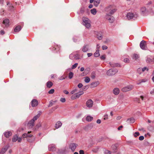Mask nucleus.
<instances>
[{
  "label": "nucleus",
  "instance_id": "1",
  "mask_svg": "<svg viewBox=\"0 0 154 154\" xmlns=\"http://www.w3.org/2000/svg\"><path fill=\"white\" fill-rule=\"evenodd\" d=\"M42 112L41 111L38 112V114L34 116L32 119L30 121L28 124V127L29 128H32L34 125L35 121L37 119L40 117Z\"/></svg>",
  "mask_w": 154,
  "mask_h": 154
},
{
  "label": "nucleus",
  "instance_id": "2",
  "mask_svg": "<svg viewBox=\"0 0 154 154\" xmlns=\"http://www.w3.org/2000/svg\"><path fill=\"white\" fill-rule=\"evenodd\" d=\"M83 21V24L85 27L89 28L90 27L91 25L90 23V21L86 17H83L82 18Z\"/></svg>",
  "mask_w": 154,
  "mask_h": 154
},
{
  "label": "nucleus",
  "instance_id": "3",
  "mask_svg": "<svg viewBox=\"0 0 154 154\" xmlns=\"http://www.w3.org/2000/svg\"><path fill=\"white\" fill-rule=\"evenodd\" d=\"M138 17V14L136 13H128L126 17L128 19L136 18Z\"/></svg>",
  "mask_w": 154,
  "mask_h": 154
},
{
  "label": "nucleus",
  "instance_id": "4",
  "mask_svg": "<svg viewBox=\"0 0 154 154\" xmlns=\"http://www.w3.org/2000/svg\"><path fill=\"white\" fill-rule=\"evenodd\" d=\"M84 94L83 91H80L79 92L75 93L73 94L71 97L72 100H75L79 98L81 95H82Z\"/></svg>",
  "mask_w": 154,
  "mask_h": 154
},
{
  "label": "nucleus",
  "instance_id": "5",
  "mask_svg": "<svg viewBox=\"0 0 154 154\" xmlns=\"http://www.w3.org/2000/svg\"><path fill=\"white\" fill-rule=\"evenodd\" d=\"M118 72L117 69H111L109 70L107 72V74L109 76L114 75Z\"/></svg>",
  "mask_w": 154,
  "mask_h": 154
},
{
  "label": "nucleus",
  "instance_id": "6",
  "mask_svg": "<svg viewBox=\"0 0 154 154\" xmlns=\"http://www.w3.org/2000/svg\"><path fill=\"white\" fill-rule=\"evenodd\" d=\"M133 88V86L130 85L123 88L122 89V91L123 92H126L132 90Z\"/></svg>",
  "mask_w": 154,
  "mask_h": 154
},
{
  "label": "nucleus",
  "instance_id": "7",
  "mask_svg": "<svg viewBox=\"0 0 154 154\" xmlns=\"http://www.w3.org/2000/svg\"><path fill=\"white\" fill-rule=\"evenodd\" d=\"M140 47L143 50H146L147 49L146 42L144 40H142L140 43Z\"/></svg>",
  "mask_w": 154,
  "mask_h": 154
},
{
  "label": "nucleus",
  "instance_id": "8",
  "mask_svg": "<svg viewBox=\"0 0 154 154\" xmlns=\"http://www.w3.org/2000/svg\"><path fill=\"white\" fill-rule=\"evenodd\" d=\"M148 11L145 7H142L140 9V13L143 15L145 16L148 13Z\"/></svg>",
  "mask_w": 154,
  "mask_h": 154
},
{
  "label": "nucleus",
  "instance_id": "9",
  "mask_svg": "<svg viewBox=\"0 0 154 154\" xmlns=\"http://www.w3.org/2000/svg\"><path fill=\"white\" fill-rule=\"evenodd\" d=\"M78 146V144L75 143H70L69 146V148L71 149L72 152H74Z\"/></svg>",
  "mask_w": 154,
  "mask_h": 154
},
{
  "label": "nucleus",
  "instance_id": "10",
  "mask_svg": "<svg viewBox=\"0 0 154 154\" xmlns=\"http://www.w3.org/2000/svg\"><path fill=\"white\" fill-rule=\"evenodd\" d=\"M108 10L110 11L109 13L111 14H113L117 11V9L111 6H110L108 8Z\"/></svg>",
  "mask_w": 154,
  "mask_h": 154
},
{
  "label": "nucleus",
  "instance_id": "11",
  "mask_svg": "<svg viewBox=\"0 0 154 154\" xmlns=\"http://www.w3.org/2000/svg\"><path fill=\"white\" fill-rule=\"evenodd\" d=\"M93 105V102L91 99L88 100L86 102V105L88 108H91L92 107Z\"/></svg>",
  "mask_w": 154,
  "mask_h": 154
},
{
  "label": "nucleus",
  "instance_id": "12",
  "mask_svg": "<svg viewBox=\"0 0 154 154\" xmlns=\"http://www.w3.org/2000/svg\"><path fill=\"white\" fill-rule=\"evenodd\" d=\"M38 103L37 100L35 99L32 100L31 101V105L32 107H35L37 106Z\"/></svg>",
  "mask_w": 154,
  "mask_h": 154
},
{
  "label": "nucleus",
  "instance_id": "13",
  "mask_svg": "<svg viewBox=\"0 0 154 154\" xmlns=\"http://www.w3.org/2000/svg\"><path fill=\"white\" fill-rule=\"evenodd\" d=\"M48 149L51 151H54L56 150V148L53 144L50 145L48 146Z\"/></svg>",
  "mask_w": 154,
  "mask_h": 154
},
{
  "label": "nucleus",
  "instance_id": "14",
  "mask_svg": "<svg viewBox=\"0 0 154 154\" xmlns=\"http://www.w3.org/2000/svg\"><path fill=\"white\" fill-rule=\"evenodd\" d=\"M89 50V46L87 45H85L82 48V50L83 52H86Z\"/></svg>",
  "mask_w": 154,
  "mask_h": 154
},
{
  "label": "nucleus",
  "instance_id": "15",
  "mask_svg": "<svg viewBox=\"0 0 154 154\" xmlns=\"http://www.w3.org/2000/svg\"><path fill=\"white\" fill-rule=\"evenodd\" d=\"M106 17L110 23H112L114 21V19L113 17L110 16L109 15H106Z\"/></svg>",
  "mask_w": 154,
  "mask_h": 154
},
{
  "label": "nucleus",
  "instance_id": "16",
  "mask_svg": "<svg viewBox=\"0 0 154 154\" xmlns=\"http://www.w3.org/2000/svg\"><path fill=\"white\" fill-rule=\"evenodd\" d=\"M146 61L147 63H153L152 57L150 56H148L146 57Z\"/></svg>",
  "mask_w": 154,
  "mask_h": 154
},
{
  "label": "nucleus",
  "instance_id": "17",
  "mask_svg": "<svg viewBox=\"0 0 154 154\" xmlns=\"http://www.w3.org/2000/svg\"><path fill=\"white\" fill-rule=\"evenodd\" d=\"M3 23L6 27H8L9 26V21L8 19H6L3 21Z\"/></svg>",
  "mask_w": 154,
  "mask_h": 154
},
{
  "label": "nucleus",
  "instance_id": "18",
  "mask_svg": "<svg viewBox=\"0 0 154 154\" xmlns=\"http://www.w3.org/2000/svg\"><path fill=\"white\" fill-rule=\"evenodd\" d=\"M8 148V146H6L2 148L0 152V154H4L7 151Z\"/></svg>",
  "mask_w": 154,
  "mask_h": 154
},
{
  "label": "nucleus",
  "instance_id": "19",
  "mask_svg": "<svg viewBox=\"0 0 154 154\" xmlns=\"http://www.w3.org/2000/svg\"><path fill=\"white\" fill-rule=\"evenodd\" d=\"M147 81L148 79H140L137 82V85H139L142 83L145 82Z\"/></svg>",
  "mask_w": 154,
  "mask_h": 154
},
{
  "label": "nucleus",
  "instance_id": "20",
  "mask_svg": "<svg viewBox=\"0 0 154 154\" xmlns=\"http://www.w3.org/2000/svg\"><path fill=\"white\" fill-rule=\"evenodd\" d=\"M62 123L60 121L57 122L55 124V127L57 129L61 126Z\"/></svg>",
  "mask_w": 154,
  "mask_h": 154
},
{
  "label": "nucleus",
  "instance_id": "21",
  "mask_svg": "<svg viewBox=\"0 0 154 154\" xmlns=\"http://www.w3.org/2000/svg\"><path fill=\"white\" fill-rule=\"evenodd\" d=\"M96 34L97 35V38L99 40H101L102 38V32H96Z\"/></svg>",
  "mask_w": 154,
  "mask_h": 154
},
{
  "label": "nucleus",
  "instance_id": "22",
  "mask_svg": "<svg viewBox=\"0 0 154 154\" xmlns=\"http://www.w3.org/2000/svg\"><path fill=\"white\" fill-rule=\"evenodd\" d=\"M31 131H29L27 133H25L23 134L22 137L23 138H25L27 137H32V135L31 134L29 135V134L30 133Z\"/></svg>",
  "mask_w": 154,
  "mask_h": 154
},
{
  "label": "nucleus",
  "instance_id": "23",
  "mask_svg": "<svg viewBox=\"0 0 154 154\" xmlns=\"http://www.w3.org/2000/svg\"><path fill=\"white\" fill-rule=\"evenodd\" d=\"M99 84V82L97 81L96 82L92 83L91 85V87L94 88L97 87L98 85Z\"/></svg>",
  "mask_w": 154,
  "mask_h": 154
},
{
  "label": "nucleus",
  "instance_id": "24",
  "mask_svg": "<svg viewBox=\"0 0 154 154\" xmlns=\"http://www.w3.org/2000/svg\"><path fill=\"white\" fill-rule=\"evenodd\" d=\"M120 91L119 88H115L113 90L114 94L116 95L118 94L119 93Z\"/></svg>",
  "mask_w": 154,
  "mask_h": 154
},
{
  "label": "nucleus",
  "instance_id": "25",
  "mask_svg": "<svg viewBox=\"0 0 154 154\" xmlns=\"http://www.w3.org/2000/svg\"><path fill=\"white\" fill-rule=\"evenodd\" d=\"M21 29V27L20 26L18 25L14 29V31L15 32H19Z\"/></svg>",
  "mask_w": 154,
  "mask_h": 154
},
{
  "label": "nucleus",
  "instance_id": "26",
  "mask_svg": "<svg viewBox=\"0 0 154 154\" xmlns=\"http://www.w3.org/2000/svg\"><path fill=\"white\" fill-rule=\"evenodd\" d=\"M109 64L110 66L112 67H115L117 66H120V65L118 63H109Z\"/></svg>",
  "mask_w": 154,
  "mask_h": 154
},
{
  "label": "nucleus",
  "instance_id": "27",
  "mask_svg": "<svg viewBox=\"0 0 154 154\" xmlns=\"http://www.w3.org/2000/svg\"><path fill=\"white\" fill-rule=\"evenodd\" d=\"M12 134L11 132L8 131L4 134L5 136L6 137H8L10 136Z\"/></svg>",
  "mask_w": 154,
  "mask_h": 154
},
{
  "label": "nucleus",
  "instance_id": "28",
  "mask_svg": "<svg viewBox=\"0 0 154 154\" xmlns=\"http://www.w3.org/2000/svg\"><path fill=\"white\" fill-rule=\"evenodd\" d=\"M53 85V83L50 81L46 83V86L48 88H51Z\"/></svg>",
  "mask_w": 154,
  "mask_h": 154
},
{
  "label": "nucleus",
  "instance_id": "29",
  "mask_svg": "<svg viewBox=\"0 0 154 154\" xmlns=\"http://www.w3.org/2000/svg\"><path fill=\"white\" fill-rule=\"evenodd\" d=\"M100 0H94V4L95 6L97 7L100 4Z\"/></svg>",
  "mask_w": 154,
  "mask_h": 154
},
{
  "label": "nucleus",
  "instance_id": "30",
  "mask_svg": "<svg viewBox=\"0 0 154 154\" xmlns=\"http://www.w3.org/2000/svg\"><path fill=\"white\" fill-rule=\"evenodd\" d=\"M139 58V55L137 54H134L133 55L132 58L133 59L136 60Z\"/></svg>",
  "mask_w": 154,
  "mask_h": 154
},
{
  "label": "nucleus",
  "instance_id": "31",
  "mask_svg": "<svg viewBox=\"0 0 154 154\" xmlns=\"http://www.w3.org/2000/svg\"><path fill=\"white\" fill-rule=\"evenodd\" d=\"M93 119V117L91 116H88L86 118V120L88 122L91 121Z\"/></svg>",
  "mask_w": 154,
  "mask_h": 154
},
{
  "label": "nucleus",
  "instance_id": "32",
  "mask_svg": "<svg viewBox=\"0 0 154 154\" xmlns=\"http://www.w3.org/2000/svg\"><path fill=\"white\" fill-rule=\"evenodd\" d=\"M127 121L129 123H133L134 122L135 120L134 118H131L128 119L127 120Z\"/></svg>",
  "mask_w": 154,
  "mask_h": 154
},
{
  "label": "nucleus",
  "instance_id": "33",
  "mask_svg": "<svg viewBox=\"0 0 154 154\" xmlns=\"http://www.w3.org/2000/svg\"><path fill=\"white\" fill-rule=\"evenodd\" d=\"M94 56L96 57H97L100 56L99 50L97 49L94 54Z\"/></svg>",
  "mask_w": 154,
  "mask_h": 154
},
{
  "label": "nucleus",
  "instance_id": "34",
  "mask_svg": "<svg viewBox=\"0 0 154 154\" xmlns=\"http://www.w3.org/2000/svg\"><path fill=\"white\" fill-rule=\"evenodd\" d=\"M85 82L88 83H89L90 81V78L86 76L85 77Z\"/></svg>",
  "mask_w": 154,
  "mask_h": 154
},
{
  "label": "nucleus",
  "instance_id": "35",
  "mask_svg": "<svg viewBox=\"0 0 154 154\" xmlns=\"http://www.w3.org/2000/svg\"><path fill=\"white\" fill-rule=\"evenodd\" d=\"M91 13L93 15H95L97 13L96 10L95 8H93L91 9Z\"/></svg>",
  "mask_w": 154,
  "mask_h": 154
},
{
  "label": "nucleus",
  "instance_id": "36",
  "mask_svg": "<svg viewBox=\"0 0 154 154\" xmlns=\"http://www.w3.org/2000/svg\"><path fill=\"white\" fill-rule=\"evenodd\" d=\"M73 73L71 72H70L69 74V79H71L73 77Z\"/></svg>",
  "mask_w": 154,
  "mask_h": 154
},
{
  "label": "nucleus",
  "instance_id": "37",
  "mask_svg": "<svg viewBox=\"0 0 154 154\" xmlns=\"http://www.w3.org/2000/svg\"><path fill=\"white\" fill-rule=\"evenodd\" d=\"M18 139V137L17 135H15L13 137L12 141L14 142H15Z\"/></svg>",
  "mask_w": 154,
  "mask_h": 154
},
{
  "label": "nucleus",
  "instance_id": "38",
  "mask_svg": "<svg viewBox=\"0 0 154 154\" xmlns=\"http://www.w3.org/2000/svg\"><path fill=\"white\" fill-rule=\"evenodd\" d=\"M95 73L94 72H92L91 73V77L92 79H94L95 77Z\"/></svg>",
  "mask_w": 154,
  "mask_h": 154
},
{
  "label": "nucleus",
  "instance_id": "39",
  "mask_svg": "<svg viewBox=\"0 0 154 154\" xmlns=\"http://www.w3.org/2000/svg\"><path fill=\"white\" fill-rule=\"evenodd\" d=\"M148 68L146 67H145L143 68H142V72H144L146 70L147 71H148Z\"/></svg>",
  "mask_w": 154,
  "mask_h": 154
},
{
  "label": "nucleus",
  "instance_id": "40",
  "mask_svg": "<svg viewBox=\"0 0 154 154\" xmlns=\"http://www.w3.org/2000/svg\"><path fill=\"white\" fill-rule=\"evenodd\" d=\"M137 71L138 73L139 74H141L143 72H142V68H138L137 70Z\"/></svg>",
  "mask_w": 154,
  "mask_h": 154
},
{
  "label": "nucleus",
  "instance_id": "41",
  "mask_svg": "<svg viewBox=\"0 0 154 154\" xmlns=\"http://www.w3.org/2000/svg\"><path fill=\"white\" fill-rule=\"evenodd\" d=\"M54 92V90L52 89L49 90L48 91V93L50 94H53Z\"/></svg>",
  "mask_w": 154,
  "mask_h": 154
},
{
  "label": "nucleus",
  "instance_id": "42",
  "mask_svg": "<svg viewBox=\"0 0 154 154\" xmlns=\"http://www.w3.org/2000/svg\"><path fill=\"white\" fill-rule=\"evenodd\" d=\"M77 91V89L76 88L75 89H74V90H73L71 92H70V94H73L74 93H75V92H76Z\"/></svg>",
  "mask_w": 154,
  "mask_h": 154
},
{
  "label": "nucleus",
  "instance_id": "43",
  "mask_svg": "<svg viewBox=\"0 0 154 154\" xmlns=\"http://www.w3.org/2000/svg\"><path fill=\"white\" fill-rule=\"evenodd\" d=\"M112 148L114 151H115L117 149V147L115 145H112Z\"/></svg>",
  "mask_w": 154,
  "mask_h": 154
},
{
  "label": "nucleus",
  "instance_id": "44",
  "mask_svg": "<svg viewBox=\"0 0 154 154\" xmlns=\"http://www.w3.org/2000/svg\"><path fill=\"white\" fill-rule=\"evenodd\" d=\"M100 58L101 60H104L106 59V55H103L100 57Z\"/></svg>",
  "mask_w": 154,
  "mask_h": 154
},
{
  "label": "nucleus",
  "instance_id": "45",
  "mask_svg": "<svg viewBox=\"0 0 154 154\" xmlns=\"http://www.w3.org/2000/svg\"><path fill=\"white\" fill-rule=\"evenodd\" d=\"M60 100L61 102L64 103L66 101V99L65 98H60Z\"/></svg>",
  "mask_w": 154,
  "mask_h": 154
},
{
  "label": "nucleus",
  "instance_id": "46",
  "mask_svg": "<svg viewBox=\"0 0 154 154\" xmlns=\"http://www.w3.org/2000/svg\"><path fill=\"white\" fill-rule=\"evenodd\" d=\"M105 154H111V152L108 150H106L105 151Z\"/></svg>",
  "mask_w": 154,
  "mask_h": 154
},
{
  "label": "nucleus",
  "instance_id": "47",
  "mask_svg": "<svg viewBox=\"0 0 154 154\" xmlns=\"http://www.w3.org/2000/svg\"><path fill=\"white\" fill-rule=\"evenodd\" d=\"M124 62L125 63H129V60L128 58H125L124 60Z\"/></svg>",
  "mask_w": 154,
  "mask_h": 154
},
{
  "label": "nucleus",
  "instance_id": "48",
  "mask_svg": "<svg viewBox=\"0 0 154 154\" xmlns=\"http://www.w3.org/2000/svg\"><path fill=\"white\" fill-rule=\"evenodd\" d=\"M78 63H75L74 65H73L72 66V69H74L77 66Z\"/></svg>",
  "mask_w": 154,
  "mask_h": 154
},
{
  "label": "nucleus",
  "instance_id": "49",
  "mask_svg": "<svg viewBox=\"0 0 154 154\" xmlns=\"http://www.w3.org/2000/svg\"><path fill=\"white\" fill-rule=\"evenodd\" d=\"M139 135L140 133L138 132H135L134 134V135L135 137H136Z\"/></svg>",
  "mask_w": 154,
  "mask_h": 154
},
{
  "label": "nucleus",
  "instance_id": "50",
  "mask_svg": "<svg viewBox=\"0 0 154 154\" xmlns=\"http://www.w3.org/2000/svg\"><path fill=\"white\" fill-rule=\"evenodd\" d=\"M58 79L59 80H62L64 79L65 78L63 76H62L59 77Z\"/></svg>",
  "mask_w": 154,
  "mask_h": 154
},
{
  "label": "nucleus",
  "instance_id": "51",
  "mask_svg": "<svg viewBox=\"0 0 154 154\" xmlns=\"http://www.w3.org/2000/svg\"><path fill=\"white\" fill-rule=\"evenodd\" d=\"M107 48H107V46L106 45H103L102 46V49L103 50H106V49H107Z\"/></svg>",
  "mask_w": 154,
  "mask_h": 154
},
{
  "label": "nucleus",
  "instance_id": "52",
  "mask_svg": "<svg viewBox=\"0 0 154 154\" xmlns=\"http://www.w3.org/2000/svg\"><path fill=\"white\" fill-rule=\"evenodd\" d=\"M103 119L104 120H106L108 119V116L107 114H106L104 115Z\"/></svg>",
  "mask_w": 154,
  "mask_h": 154
},
{
  "label": "nucleus",
  "instance_id": "53",
  "mask_svg": "<svg viewBox=\"0 0 154 154\" xmlns=\"http://www.w3.org/2000/svg\"><path fill=\"white\" fill-rule=\"evenodd\" d=\"M139 140H142L144 139V137L143 136H140L139 137Z\"/></svg>",
  "mask_w": 154,
  "mask_h": 154
},
{
  "label": "nucleus",
  "instance_id": "54",
  "mask_svg": "<svg viewBox=\"0 0 154 154\" xmlns=\"http://www.w3.org/2000/svg\"><path fill=\"white\" fill-rule=\"evenodd\" d=\"M82 86H83V85H82V83H79L78 85V87L79 88H81L82 87Z\"/></svg>",
  "mask_w": 154,
  "mask_h": 154
},
{
  "label": "nucleus",
  "instance_id": "55",
  "mask_svg": "<svg viewBox=\"0 0 154 154\" xmlns=\"http://www.w3.org/2000/svg\"><path fill=\"white\" fill-rule=\"evenodd\" d=\"M93 55L92 53H87V55L88 57H90Z\"/></svg>",
  "mask_w": 154,
  "mask_h": 154
},
{
  "label": "nucleus",
  "instance_id": "56",
  "mask_svg": "<svg viewBox=\"0 0 154 154\" xmlns=\"http://www.w3.org/2000/svg\"><path fill=\"white\" fill-rule=\"evenodd\" d=\"M79 152L80 154H84V151L82 150H80Z\"/></svg>",
  "mask_w": 154,
  "mask_h": 154
},
{
  "label": "nucleus",
  "instance_id": "57",
  "mask_svg": "<svg viewBox=\"0 0 154 154\" xmlns=\"http://www.w3.org/2000/svg\"><path fill=\"white\" fill-rule=\"evenodd\" d=\"M63 92L66 94H69V92L66 90L63 91Z\"/></svg>",
  "mask_w": 154,
  "mask_h": 154
},
{
  "label": "nucleus",
  "instance_id": "58",
  "mask_svg": "<svg viewBox=\"0 0 154 154\" xmlns=\"http://www.w3.org/2000/svg\"><path fill=\"white\" fill-rule=\"evenodd\" d=\"M150 94H154V88L150 91Z\"/></svg>",
  "mask_w": 154,
  "mask_h": 154
},
{
  "label": "nucleus",
  "instance_id": "59",
  "mask_svg": "<svg viewBox=\"0 0 154 154\" xmlns=\"http://www.w3.org/2000/svg\"><path fill=\"white\" fill-rule=\"evenodd\" d=\"M0 33L1 35H3L5 33L4 31L3 30H1L0 32Z\"/></svg>",
  "mask_w": 154,
  "mask_h": 154
},
{
  "label": "nucleus",
  "instance_id": "60",
  "mask_svg": "<svg viewBox=\"0 0 154 154\" xmlns=\"http://www.w3.org/2000/svg\"><path fill=\"white\" fill-rule=\"evenodd\" d=\"M41 126V124L40 123H39L37 125V126L38 128L40 127Z\"/></svg>",
  "mask_w": 154,
  "mask_h": 154
},
{
  "label": "nucleus",
  "instance_id": "61",
  "mask_svg": "<svg viewBox=\"0 0 154 154\" xmlns=\"http://www.w3.org/2000/svg\"><path fill=\"white\" fill-rule=\"evenodd\" d=\"M97 123L98 124H100L101 123V120L100 119H97Z\"/></svg>",
  "mask_w": 154,
  "mask_h": 154
},
{
  "label": "nucleus",
  "instance_id": "62",
  "mask_svg": "<svg viewBox=\"0 0 154 154\" xmlns=\"http://www.w3.org/2000/svg\"><path fill=\"white\" fill-rule=\"evenodd\" d=\"M57 153L58 154H61L62 153V152L60 150H58Z\"/></svg>",
  "mask_w": 154,
  "mask_h": 154
},
{
  "label": "nucleus",
  "instance_id": "63",
  "mask_svg": "<svg viewBox=\"0 0 154 154\" xmlns=\"http://www.w3.org/2000/svg\"><path fill=\"white\" fill-rule=\"evenodd\" d=\"M17 140L18 142H20L21 141L22 139L21 138H18Z\"/></svg>",
  "mask_w": 154,
  "mask_h": 154
},
{
  "label": "nucleus",
  "instance_id": "64",
  "mask_svg": "<svg viewBox=\"0 0 154 154\" xmlns=\"http://www.w3.org/2000/svg\"><path fill=\"white\" fill-rule=\"evenodd\" d=\"M84 70V68L83 67H82L80 69V71L81 72L83 71Z\"/></svg>",
  "mask_w": 154,
  "mask_h": 154
}]
</instances>
